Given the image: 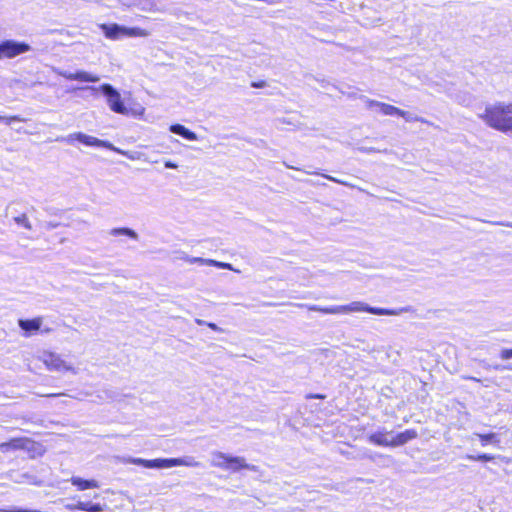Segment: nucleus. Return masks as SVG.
<instances>
[{"label": "nucleus", "instance_id": "obj_14", "mask_svg": "<svg viewBox=\"0 0 512 512\" xmlns=\"http://www.w3.org/2000/svg\"><path fill=\"white\" fill-rule=\"evenodd\" d=\"M390 432L376 431L368 436V441L376 446L391 447V439L388 438Z\"/></svg>", "mask_w": 512, "mask_h": 512}, {"label": "nucleus", "instance_id": "obj_10", "mask_svg": "<svg viewBox=\"0 0 512 512\" xmlns=\"http://www.w3.org/2000/svg\"><path fill=\"white\" fill-rule=\"evenodd\" d=\"M67 141L69 143L78 141V142L84 144L85 146H91V147H101L103 145V141H101L100 139L93 137V136L86 135L81 132H76V133L70 134L67 138Z\"/></svg>", "mask_w": 512, "mask_h": 512}, {"label": "nucleus", "instance_id": "obj_8", "mask_svg": "<svg viewBox=\"0 0 512 512\" xmlns=\"http://www.w3.org/2000/svg\"><path fill=\"white\" fill-rule=\"evenodd\" d=\"M33 443L32 440L26 437H15L11 438L6 442L0 444V451L9 452L15 450H26L29 449L30 445Z\"/></svg>", "mask_w": 512, "mask_h": 512}, {"label": "nucleus", "instance_id": "obj_7", "mask_svg": "<svg viewBox=\"0 0 512 512\" xmlns=\"http://www.w3.org/2000/svg\"><path fill=\"white\" fill-rule=\"evenodd\" d=\"M42 362L51 371H70L72 367L61 357V355L47 351L43 353Z\"/></svg>", "mask_w": 512, "mask_h": 512}, {"label": "nucleus", "instance_id": "obj_18", "mask_svg": "<svg viewBox=\"0 0 512 512\" xmlns=\"http://www.w3.org/2000/svg\"><path fill=\"white\" fill-rule=\"evenodd\" d=\"M75 508L84 512H102L103 506L99 503H90L79 501L76 503Z\"/></svg>", "mask_w": 512, "mask_h": 512}, {"label": "nucleus", "instance_id": "obj_16", "mask_svg": "<svg viewBox=\"0 0 512 512\" xmlns=\"http://www.w3.org/2000/svg\"><path fill=\"white\" fill-rule=\"evenodd\" d=\"M71 483L73 486H75L78 490L83 491L87 489H95L99 487V484L94 479H83L80 477H72Z\"/></svg>", "mask_w": 512, "mask_h": 512}, {"label": "nucleus", "instance_id": "obj_11", "mask_svg": "<svg viewBox=\"0 0 512 512\" xmlns=\"http://www.w3.org/2000/svg\"><path fill=\"white\" fill-rule=\"evenodd\" d=\"M42 322V317H35L33 319H20L18 325L24 331L25 336H31L40 330Z\"/></svg>", "mask_w": 512, "mask_h": 512}, {"label": "nucleus", "instance_id": "obj_4", "mask_svg": "<svg viewBox=\"0 0 512 512\" xmlns=\"http://www.w3.org/2000/svg\"><path fill=\"white\" fill-rule=\"evenodd\" d=\"M101 91L107 97L109 108L118 114L127 115L129 109L122 101L120 93L110 84H103L100 86Z\"/></svg>", "mask_w": 512, "mask_h": 512}, {"label": "nucleus", "instance_id": "obj_23", "mask_svg": "<svg viewBox=\"0 0 512 512\" xmlns=\"http://www.w3.org/2000/svg\"><path fill=\"white\" fill-rule=\"evenodd\" d=\"M207 265L217 267V268L232 270V266L230 263L220 262V261H216V260H212V259H209L207 261Z\"/></svg>", "mask_w": 512, "mask_h": 512}, {"label": "nucleus", "instance_id": "obj_2", "mask_svg": "<svg viewBox=\"0 0 512 512\" xmlns=\"http://www.w3.org/2000/svg\"><path fill=\"white\" fill-rule=\"evenodd\" d=\"M311 311L320 312L322 314H339V313H349V312H368L370 314L374 315H398L402 312L407 311L406 308L402 309H387V308H378V307H371L366 304H363L362 302H352L348 305H342V306H331V307H320V306H310L308 308Z\"/></svg>", "mask_w": 512, "mask_h": 512}, {"label": "nucleus", "instance_id": "obj_17", "mask_svg": "<svg viewBox=\"0 0 512 512\" xmlns=\"http://www.w3.org/2000/svg\"><path fill=\"white\" fill-rule=\"evenodd\" d=\"M170 131L177 134V135H180L182 136L184 139L186 140H189V141H195L197 140V135L195 132L189 130L188 128H186L185 126L181 125V124H173L170 126Z\"/></svg>", "mask_w": 512, "mask_h": 512}, {"label": "nucleus", "instance_id": "obj_13", "mask_svg": "<svg viewBox=\"0 0 512 512\" xmlns=\"http://www.w3.org/2000/svg\"><path fill=\"white\" fill-rule=\"evenodd\" d=\"M63 77L69 81H79V82H98L100 77L96 74H91L86 71H77L74 73H64Z\"/></svg>", "mask_w": 512, "mask_h": 512}, {"label": "nucleus", "instance_id": "obj_32", "mask_svg": "<svg viewBox=\"0 0 512 512\" xmlns=\"http://www.w3.org/2000/svg\"><path fill=\"white\" fill-rule=\"evenodd\" d=\"M63 395L62 393H51V394H47L46 396L47 397H58V396H61Z\"/></svg>", "mask_w": 512, "mask_h": 512}, {"label": "nucleus", "instance_id": "obj_28", "mask_svg": "<svg viewBox=\"0 0 512 512\" xmlns=\"http://www.w3.org/2000/svg\"><path fill=\"white\" fill-rule=\"evenodd\" d=\"M187 261L191 264L193 263H199V264H207V261L208 260H205L203 258H200V257H194V258H189L187 259Z\"/></svg>", "mask_w": 512, "mask_h": 512}, {"label": "nucleus", "instance_id": "obj_6", "mask_svg": "<svg viewBox=\"0 0 512 512\" xmlns=\"http://www.w3.org/2000/svg\"><path fill=\"white\" fill-rule=\"evenodd\" d=\"M30 50V46L24 42L5 40L0 42V59L13 58Z\"/></svg>", "mask_w": 512, "mask_h": 512}, {"label": "nucleus", "instance_id": "obj_33", "mask_svg": "<svg viewBox=\"0 0 512 512\" xmlns=\"http://www.w3.org/2000/svg\"><path fill=\"white\" fill-rule=\"evenodd\" d=\"M50 331H51L50 328H46V329L42 330V332H44V333H49Z\"/></svg>", "mask_w": 512, "mask_h": 512}, {"label": "nucleus", "instance_id": "obj_12", "mask_svg": "<svg viewBox=\"0 0 512 512\" xmlns=\"http://www.w3.org/2000/svg\"><path fill=\"white\" fill-rule=\"evenodd\" d=\"M417 437L418 433L415 429H406L391 438V447L402 446Z\"/></svg>", "mask_w": 512, "mask_h": 512}, {"label": "nucleus", "instance_id": "obj_1", "mask_svg": "<svg viewBox=\"0 0 512 512\" xmlns=\"http://www.w3.org/2000/svg\"><path fill=\"white\" fill-rule=\"evenodd\" d=\"M480 118L495 130L503 133L512 131V102L488 105Z\"/></svg>", "mask_w": 512, "mask_h": 512}, {"label": "nucleus", "instance_id": "obj_31", "mask_svg": "<svg viewBox=\"0 0 512 512\" xmlns=\"http://www.w3.org/2000/svg\"><path fill=\"white\" fill-rule=\"evenodd\" d=\"M207 325L212 330H215V331L218 330V327H217V325L215 323H208Z\"/></svg>", "mask_w": 512, "mask_h": 512}, {"label": "nucleus", "instance_id": "obj_30", "mask_svg": "<svg viewBox=\"0 0 512 512\" xmlns=\"http://www.w3.org/2000/svg\"><path fill=\"white\" fill-rule=\"evenodd\" d=\"M164 166H165L166 168H171V169H175V168H177V165H176L175 163H173V162L169 161V160H168V161H165Z\"/></svg>", "mask_w": 512, "mask_h": 512}, {"label": "nucleus", "instance_id": "obj_20", "mask_svg": "<svg viewBox=\"0 0 512 512\" xmlns=\"http://www.w3.org/2000/svg\"><path fill=\"white\" fill-rule=\"evenodd\" d=\"M482 446H486L488 443L498 444L499 439L495 433L477 434Z\"/></svg>", "mask_w": 512, "mask_h": 512}, {"label": "nucleus", "instance_id": "obj_26", "mask_svg": "<svg viewBox=\"0 0 512 512\" xmlns=\"http://www.w3.org/2000/svg\"><path fill=\"white\" fill-rule=\"evenodd\" d=\"M250 85L253 88H264L267 86V82L265 80L252 81Z\"/></svg>", "mask_w": 512, "mask_h": 512}, {"label": "nucleus", "instance_id": "obj_15", "mask_svg": "<svg viewBox=\"0 0 512 512\" xmlns=\"http://www.w3.org/2000/svg\"><path fill=\"white\" fill-rule=\"evenodd\" d=\"M229 461L230 463L228 464L226 470H230L233 472H237L240 470H256V468L253 465L247 464L243 457L232 456V458Z\"/></svg>", "mask_w": 512, "mask_h": 512}, {"label": "nucleus", "instance_id": "obj_24", "mask_svg": "<svg viewBox=\"0 0 512 512\" xmlns=\"http://www.w3.org/2000/svg\"><path fill=\"white\" fill-rule=\"evenodd\" d=\"M15 220H16V222H17V223H19V224H21V225L25 226L26 228H30V227H31V226H30V223H29V221H28L27 216H26V215H24V214H23V215H21V216H19V217H17V218H15Z\"/></svg>", "mask_w": 512, "mask_h": 512}, {"label": "nucleus", "instance_id": "obj_5", "mask_svg": "<svg viewBox=\"0 0 512 512\" xmlns=\"http://www.w3.org/2000/svg\"><path fill=\"white\" fill-rule=\"evenodd\" d=\"M133 463L140 465L144 468H149V469H152V468L162 469V468H170V467L186 465V462L181 458H167V459L158 458V459H151V460L138 458V459H134Z\"/></svg>", "mask_w": 512, "mask_h": 512}, {"label": "nucleus", "instance_id": "obj_29", "mask_svg": "<svg viewBox=\"0 0 512 512\" xmlns=\"http://www.w3.org/2000/svg\"><path fill=\"white\" fill-rule=\"evenodd\" d=\"M325 397L326 396L324 394H313V393H311V394L306 395L305 398L310 400V399H325Z\"/></svg>", "mask_w": 512, "mask_h": 512}, {"label": "nucleus", "instance_id": "obj_21", "mask_svg": "<svg viewBox=\"0 0 512 512\" xmlns=\"http://www.w3.org/2000/svg\"><path fill=\"white\" fill-rule=\"evenodd\" d=\"M110 234L113 236L125 235L133 239L137 238V234L135 233V231L129 228H113L110 231Z\"/></svg>", "mask_w": 512, "mask_h": 512}, {"label": "nucleus", "instance_id": "obj_9", "mask_svg": "<svg viewBox=\"0 0 512 512\" xmlns=\"http://www.w3.org/2000/svg\"><path fill=\"white\" fill-rule=\"evenodd\" d=\"M368 106L369 107H377L380 110V112L386 116H399V117L407 118L408 113L406 111L401 110V109H399L393 105L387 104V103L370 100L368 102Z\"/></svg>", "mask_w": 512, "mask_h": 512}, {"label": "nucleus", "instance_id": "obj_3", "mask_svg": "<svg viewBox=\"0 0 512 512\" xmlns=\"http://www.w3.org/2000/svg\"><path fill=\"white\" fill-rule=\"evenodd\" d=\"M101 30L108 39L116 40L122 37H147L149 32L139 27L126 28L118 24H101Z\"/></svg>", "mask_w": 512, "mask_h": 512}, {"label": "nucleus", "instance_id": "obj_19", "mask_svg": "<svg viewBox=\"0 0 512 512\" xmlns=\"http://www.w3.org/2000/svg\"><path fill=\"white\" fill-rule=\"evenodd\" d=\"M214 458L216 460L214 462V466L226 470L228 464L230 463L229 460L232 458V456L222 452H216L214 454Z\"/></svg>", "mask_w": 512, "mask_h": 512}, {"label": "nucleus", "instance_id": "obj_27", "mask_svg": "<svg viewBox=\"0 0 512 512\" xmlns=\"http://www.w3.org/2000/svg\"><path fill=\"white\" fill-rule=\"evenodd\" d=\"M21 121H23V119L18 115H13V116L7 117L5 120V122L7 124H11L12 122H21Z\"/></svg>", "mask_w": 512, "mask_h": 512}, {"label": "nucleus", "instance_id": "obj_25", "mask_svg": "<svg viewBox=\"0 0 512 512\" xmlns=\"http://www.w3.org/2000/svg\"><path fill=\"white\" fill-rule=\"evenodd\" d=\"M500 358L502 360H508L512 358V348L510 349H503L500 352Z\"/></svg>", "mask_w": 512, "mask_h": 512}, {"label": "nucleus", "instance_id": "obj_22", "mask_svg": "<svg viewBox=\"0 0 512 512\" xmlns=\"http://www.w3.org/2000/svg\"><path fill=\"white\" fill-rule=\"evenodd\" d=\"M467 459H469L471 461L487 462V461H492L494 459V456L490 455V454L468 455Z\"/></svg>", "mask_w": 512, "mask_h": 512}]
</instances>
